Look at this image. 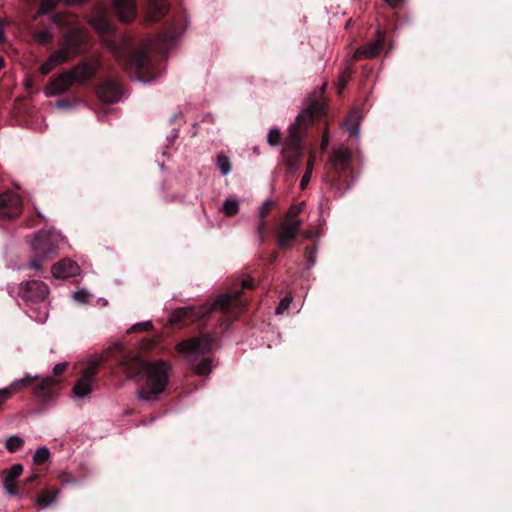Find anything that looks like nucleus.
<instances>
[{"mask_svg":"<svg viewBox=\"0 0 512 512\" xmlns=\"http://www.w3.org/2000/svg\"><path fill=\"white\" fill-rule=\"evenodd\" d=\"M386 33L378 28L376 30V38L370 43L354 50V60L359 58H374L379 55L385 46Z\"/></svg>","mask_w":512,"mask_h":512,"instance_id":"f8f14e48","label":"nucleus"},{"mask_svg":"<svg viewBox=\"0 0 512 512\" xmlns=\"http://www.w3.org/2000/svg\"><path fill=\"white\" fill-rule=\"evenodd\" d=\"M59 384V380L53 377H45L37 383L33 390V394L36 398L46 401L51 398Z\"/></svg>","mask_w":512,"mask_h":512,"instance_id":"6ab92c4d","label":"nucleus"},{"mask_svg":"<svg viewBox=\"0 0 512 512\" xmlns=\"http://www.w3.org/2000/svg\"><path fill=\"white\" fill-rule=\"evenodd\" d=\"M73 75L69 71L61 73L53 79L45 88L44 92L47 97H54L66 92L73 84Z\"/></svg>","mask_w":512,"mask_h":512,"instance_id":"ddd939ff","label":"nucleus"},{"mask_svg":"<svg viewBox=\"0 0 512 512\" xmlns=\"http://www.w3.org/2000/svg\"><path fill=\"white\" fill-rule=\"evenodd\" d=\"M301 220L294 218H286L281 226L280 231L277 237L278 247L282 250L290 247V243L294 241L298 234L299 229L301 227Z\"/></svg>","mask_w":512,"mask_h":512,"instance_id":"9d476101","label":"nucleus"},{"mask_svg":"<svg viewBox=\"0 0 512 512\" xmlns=\"http://www.w3.org/2000/svg\"><path fill=\"white\" fill-rule=\"evenodd\" d=\"M97 94L101 101L113 104L120 100L121 89L118 83L114 81H106L99 87Z\"/></svg>","mask_w":512,"mask_h":512,"instance_id":"f3484780","label":"nucleus"},{"mask_svg":"<svg viewBox=\"0 0 512 512\" xmlns=\"http://www.w3.org/2000/svg\"><path fill=\"white\" fill-rule=\"evenodd\" d=\"M330 162L335 170L344 171L351 162L350 152L347 149L338 148L333 152Z\"/></svg>","mask_w":512,"mask_h":512,"instance_id":"412c9836","label":"nucleus"},{"mask_svg":"<svg viewBox=\"0 0 512 512\" xmlns=\"http://www.w3.org/2000/svg\"><path fill=\"white\" fill-rule=\"evenodd\" d=\"M113 11L122 22H131L136 17V5L134 0H114Z\"/></svg>","mask_w":512,"mask_h":512,"instance_id":"dca6fc26","label":"nucleus"},{"mask_svg":"<svg viewBox=\"0 0 512 512\" xmlns=\"http://www.w3.org/2000/svg\"><path fill=\"white\" fill-rule=\"evenodd\" d=\"M359 135V125L357 123H354V138L358 137Z\"/></svg>","mask_w":512,"mask_h":512,"instance_id":"603ef678","label":"nucleus"},{"mask_svg":"<svg viewBox=\"0 0 512 512\" xmlns=\"http://www.w3.org/2000/svg\"><path fill=\"white\" fill-rule=\"evenodd\" d=\"M300 210H301V207H297V209H296L295 211L290 210L287 218L294 219V218H295V216H296V214H297Z\"/></svg>","mask_w":512,"mask_h":512,"instance_id":"8fccbe9b","label":"nucleus"},{"mask_svg":"<svg viewBox=\"0 0 512 512\" xmlns=\"http://www.w3.org/2000/svg\"><path fill=\"white\" fill-rule=\"evenodd\" d=\"M127 378L132 379L142 372L146 373V381L138 391V397L143 401H156L168 383V365L159 360L146 362L139 357L126 356L121 361Z\"/></svg>","mask_w":512,"mask_h":512,"instance_id":"f257e3e1","label":"nucleus"},{"mask_svg":"<svg viewBox=\"0 0 512 512\" xmlns=\"http://www.w3.org/2000/svg\"><path fill=\"white\" fill-rule=\"evenodd\" d=\"M211 343V338L203 335L179 342L176 345V350L187 356H198L208 353L211 349Z\"/></svg>","mask_w":512,"mask_h":512,"instance_id":"6e6552de","label":"nucleus"},{"mask_svg":"<svg viewBox=\"0 0 512 512\" xmlns=\"http://www.w3.org/2000/svg\"><path fill=\"white\" fill-rule=\"evenodd\" d=\"M38 378V376H26L24 378L13 381L9 386L5 388L10 391L11 395H13L22 388L29 386L33 380H36Z\"/></svg>","mask_w":512,"mask_h":512,"instance_id":"5701e85b","label":"nucleus"},{"mask_svg":"<svg viewBox=\"0 0 512 512\" xmlns=\"http://www.w3.org/2000/svg\"><path fill=\"white\" fill-rule=\"evenodd\" d=\"M24 445V440L18 435H11L5 440V448L10 453H15L20 450Z\"/></svg>","mask_w":512,"mask_h":512,"instance_id":"b1692460","label":"nucleus"},{"mask_svg":"<svg viewBox=\"0 0 512 512\" xmlns=\"http://www.w3.org/2000/svg\"><path fill=\"white\" fill-rule=\"evenodd\" d=\"M79 272V265L69 258L60 260L51 268V273L55 278H69L78 275Z\"/></svg>","mask_w":512,"mask_h":512,"instance_id":"4468645a","label":"nucleus"},{"mask_svg":"<svg viewBox=\"0 0 512 512\" xmlns=\"http://www.w3.org/2000/svg\"><path fill=\"white\" fill-rule=\"evenodd\" d=\"M25 85H26L27 88H29L31 86V79L30 78L26 79Z\"/></svg>","mask_w":512,"mask_h":512,"instance_id":"052dcab7","label":"nucleus"},{"mask_svg":"<svg viewBox=\"0 0 512 512\" xmlns=\"http://www.w3.org/2000/svg\"><path fill=\"white\" fill-rule=\"evenodd\" d=\"M252 286L251 280H244L242 282V289L250 288Z\"/></svg>","mask_w":512,"mask_h":512,"instance_id":"3c124183","label":"nucleus"},{"mask_svg":"<svg viewBox=\"0 0 512 512\" xmlns=\"http://www.w3.org/2000/svg\"><path fill=\"white\" fill-rule=\"evenodd\" d=\"M266 230V224L263 219L260 220L258 226H257V234L259 237V241L262 243L264 241V233Z\"/></svg>","mask_w":512,"mask_h":512,"instance_id":"ea45409f","label":"nucleus"},{"mask_svg":"<svg viewBox=\"0 0 512 512\" xmlns=\"http://www.w3.org/2000/svg\"><path fill=\"white\" fill-rule=\"evenodd\" d=\"M47 316H48V313H47V311L45 310V311L42 313V315H40V316H39V320H40V321H44V320L47 318Z\"/></svg>","mask_w":512,"mask_h":512,"instance_id":"6e6d98bb","label":"nucleus"},{"mask_svg":"<svg viewBox=\"0 0 512 512\" xmlns=\"http://www.w3.org/2000/svg\"><path fill=\"white\" fill-rule=\"evenodd\" d=\"M168 10L165 0H149L146 8L145 22L158 21Z\"/></svg>","mask_w":512,"mask_h":512,"instance_id":"aec40b11","label":"nucleus"},{"mask_svg":"<svg viewBox=\"0 0 512 512\" xmlns=\"http://www.w3.org/2000/svg\"><path fill=\"white\" fill-rule=\"evenodd\" d=\"M37 477H38V476H37L36 474H34V475H31L27 480H28V482H32V481H34L35 479H37Z\"/></svg>","mask_w":512,"mask_h":512,"instance_id":"13d9d810","label":"nucleus"},{"mask_svg":"<svg viewBox=\"0 0 512 512\" xmlns=\"http://www.w3.org/2000/svg\"><path fill=\"white\" fill-rule=\"evenodd\" d=\"M391 9H399L407 0H384Z\"/></svg>","mask_w":512,"mask_h":512,"instance_id":"37998d69","label":"nucleus"},{"mask_svg":"<svg viewBox=\"0 0 512 512\" xmlns=\"http://www.w3.org/2000/svg\"><path fill=\"white\" fill-rule=\"evenodd\" d=\"M37 215L41 218H44L43 214L40 211H37Z\"/></svg>","mask_w":512,"mask_h":512,"instance_id":"680f3d73","label":"nucleus"},{"mask_svg":"<svg viewBox=\"0 0 512 512\" xmlns=\"http://www.w3.org/2000/svg\"><path fill=\"white\" fill-rule=\"evenodd\" d=\"M98 67L99 62L97 60H90L76 65L69 72L73 75L74 82L77 81L82 83L92 78Z\"/></svg>","mask_w":512,"mask_h":512,"instance_id":"2eb2a0df","label":"nucleus"},{"mask_svg":"<svg viewBox=\"0 0 512 512\" xmlns=\"http://www.w3.org/2000/svg\"><path fill=\"white\" fill-rule=\"evenodd\" d=\"M34 39L40 44H47L53 39V34L50 30L44 29L36 31L33 34Z\"/></svg>","mask_w":512,"mask_h":512,"instance_id":"cd10ccee","label":"nucleus"},{"mask_svg":"<svg viewBox=\"0 0 512 512\" xmlns=\"http://www.w3.org/2000/svg\"><path fill=\"white\" fill-rule=\"evenodd\" d=\"M72 56L61 46L57 51L53 52L48 59L41 65L40 73L47 75L57 66L66 63Z\"/></svg>","mask_w":512,"mask_h":512,"instance_id":"a211bd4d","label":"nucleus"},{"mask_svg":"<svg viewBox=\"0 0 512 512\" xmlns=\"http://www.w3.org/2000/svg\"><path fill=\"white\" fill-rule=\"evenodd\" d=\"M353 156H354V163H355L358 159V151L356 150V148H354Z\"/></svg>","mask_w":512,"mask_h":512,"instance_id":"4d7b16f0","label":"nucleus"},{"mask_svg":"<svg viewBox=\"0 0 512 512\" xmlns=\"http://www.w3.org/2000/svg\"><path fill=\"white\" fill-rule=\"evenodd\" d=\"M122 347V343L121 342H115L111 347L110 349H120Z\"/></svg>","mask_w":512,"mask_h":512,"instance_id":"5fc2aeb1","label":"nucleus"},{"mask_svg":"<svg viewBox=\"0 0 512 512\" xmlns=\"http://www.w3.org/2000/svg\"><path fill=\"white\" fill-rule=\"evenodd\" d=\"M314 162H315V155L314 154H310L308 162H307V169H306V171H310V172L313 171Z\"/></svg>","mask_w":512,"mask_h":512,"instance_id":"49530a36","label":"nucleus"},{"mask_svg":"<svg viewBox=\"0 0 512 512\" xmlns=\"http://www.w3.org/2000/svg\"><path fill=\"white\" fill-rule=\"evenodd\" d=\"M211 370H212V360L209 358L202 360L201 362H199L198 364H196L194 366L195 373L198 375H201V376L208 375L211 372Z\"/></svg>","mask_w":512,"mask_h":512,"instance_id":"a878e982","label":"nucleus"},{"mask_svg":"<svg viewBox=\"0 0 512 512\" xmlns=\"http://www.w3.org/2000/svg\"><path fill=\"white\" fill-rule=\"evenodd\" d=\"M350 79L351 72L349 69H346L341 73L339 80V93H341V90L349 83Z\"/></svg>","mask_w":512,"mask_h":512,"instance_id":"f704fd0d","label":"nucleus"},{"mask_svg":"<svg viewBox=\"0 0 512 512\" xmlns=\"http://www.w3.org/2000/svg\"><path fill=\"white\" fill-rule=\"evenodd\" d=\"M63 242V236L57 231L48 230L38 233L31 242L33 257L28 267L36 271L41 270L44 261L54 256Z\"/></svg>","mask_w":512,"mask_h":512,"instance_id":"20e7f679","label":"nucleus"},{"mask_svg":"<svg viewBox=\"0 0 512 512\" xmlns=\"http://www.w3.org/2000/svg\"><path fill=\"white\" fill-rule=\"evenodd\" d=\"M50 451L46 447L38 448L33 456L34 463L40 465L46 462L49 459Z\"/></svg>","mask_w":512,"mask_h":512,"instance_id":"c85d7f7f","label":"nucleus"},{"mask_svg":"<svg viewBox=\"0 0 512 512\" xmlns=\"http://www.w3.org/2000/svg\"><path fill=\"white\" fill-rule=\"evenodd\" d=\"M66 368H67L66 362L58 363L53 368V374L55 376L61 375L66 370Z\"/></svg>","mask_w":512,"mask_h":512,"instance_id":"a19ab883","label":"nucleus"},{"mask_svg":"<svg viewBox=\"0 0 512 512\" xmlns=\"http://www.w3.org/2000/svg\"><path fill=\"white\" fill-rule=\"evenodd\" d=\"M57 493L55 492L52 496L48 492H45L38 497L37 502L42 508H46L56 501Z\"/></svg>","mask_w":512,"mask_h":512,"instance_id":"7c9ffc66","label":"nucleus"},{"mask_svg":"<svg viewBox=\"0 0 512 512\" xmlns=\"http://www.w3.org/2000/svg\"><path fill=\"white\" fill-rule=\"evenodd\" d=\"M152 346H153V341L146 340V341H143L141 349L142 350H149Z\"/></svg>","mask_w":512,"mask_h":512,"instance_id":"09e8293b","label":"nucleus"},{"mask_svg":"<svg viewBox=\"0 0 512 512\" xmlns=\"http://www.w3.org/2000/svg\"><path fill=\"white\" fill-rule=\"evenodd\" d=\"M217 166L223 175H227L231 171L230 159L226 156H223V155L218 156Z\"/></svg>","mask_w":512,"mask_h":512,"instance_id":"c756f323","label":"nucleus"},{"mask_svg":"<svg viewBox=\"0 0 512 512\" xmlns=\"http://www.w3.org/2000/svg\"><path fill=\"white\" fill-rule=\"evenodd\" d=\"M307 262L310 266L314 265L316 262V256L314 251L306 249Z\"/></svg>","mask_w":512,"mask_h":512,"instance_id":"c03bdc74","label":"nucleus"},{"mask_svg":"<svg viewBox=\"0 0 512 512\" xmlns=\"http://www.w3.org/2000/svg\"><path fill=\"white\" fill-rule=\"evenodd\" d=\"M324 111L325 104L321 97L313 95L308 98L307 107L296 117L295 123L291 126L282 149V161L290 173H295L299 169L303 157L301 137L297 130L307 122L320 118Z\"/></svg>","mask_w":512,"mask_h":512,"instance_id":"f03ea898","label":"nucleus"},{"mask_svg":"<svg viewBox=\"0 0 512 512\" xmlns=\"http://www.w3.org/2000/svg\"><path fill=\"white\" fill-rule=\"evenodd\" d=\"M91 26L101 34L107 33L110 30V23L106 15L102 12H97L90 21Z\"/></svg>","mask_w":512,"mask_h":512,"instance_id":"4be33fe9","label":"nucleus"},{"mask_svg":"<svg viewBox=\"0 0 512 512\" xmlns=\"http://www.w3.org/2000/svg\"><path fill=\"white\" fill-rule=\"evenodd\" d=\"M152 328V323L150 321L141 322L133 325L129 330L128 333H131L133 331L142 330V331H148Z\"/></svg>","mask_w":512,"mask_h":512,"instance_id":"e433bc0d","label":"nucleus"},{"mask_svg":"<svg viewBox=\"0 0 512 512\" xmlns=\"http://www.w3.org/2000/svg\"><path fill=\"white\" fill-rule=\"evenodd\" d=\"M241 290H235L219 296L211 305L180 307L174 309L168 319L170 325L185 323L186 320L199 321L212 311H221L227 320H233L244 311L246 302L240 299Z\"/></svg>","mask_w":512,"mask_h":512,"instance_id":"7ed1b4c3","label":"nucleus"},{"mask_svg":"<svg viewBox=\"0 0 512 512\" xmlns=\"http://www.w3.org/2000/svg\"><path fill=\"white\" fill-rule=\"evenodd\" d=\"M98 363L90 362L89 365L83 371L82 376L76 382L73 388L75 396L83 398L92 392V385L95 381V375L97 374Z\"/></svg>","mask_w":512,"mask_h":512,"instance_id":"9b49d317","label":"nucleus"},{"mask_svg":"<svg viewBox=\"0 0 512 512\" xmlns=\"http://www.w3.org/2000/svg\"><path fill=\"white\" fill-rule=\"evenodd\" d=\"M324 89H325V85H323V86L321 87L320 93H322V92L324 91Z\"/></svg>","mask_w":512,"mask_h":512,"instance_id":"e2e57ef3","label":"nucleus"},{"mask_svg":"<svg viewBox=\"0 0 512 512\" xmlns=\"http://www.w3.org/2000/svg\"><path fill=\"white\" fill-rule=\"evenodd\" d=\"M311 175H312V172L310 171H306L305 174L303 175L302 179H301V182H300V188L301 189H305L306 186L308 185L309 181L311 180Z\"/></svg>","mask_w":512,"mask_h":512,"instance_id":"79ce46f5","label":"nucleus"},{"mask_svg":"<svg viewBox=\"0 0 512 512\" xmlns=\"http://www.w3.org/2000/svg\"><path fill=\"white\" fill-rule=\"evenodd\" d=\"M281 141V133L278 129H270L267 135V142L270 146H277Z\"/></svg>","mask_w":512,"mask_h":512,"instance_id":"2f4dec72","label":"nucleus"},{"mask_svg":"<svg viewBox=\"0 0 512 512\" xmlns=\"http://www.w3.org/2000/svg\"><path fill=\"white\" fill-rule=\"evenodd\" d=\"M4 489L7 491L10 495H17L18 494V486L16 480H11L5 477L4 482Z\"/></svg>","mask_w":512,"mask_h":512,"instance_id":"72a5a7b5","label":"nucleus"},{"mask_svg":"<svg viewBox=\"0 0 512 512\" xmlns=\"http://www.w3.org/2000/svg\"><path fill=\"white\" fill-rule=\"evenodd\" d=\"M22 198L13 191H5L0 194V216L3 218H15L22 212Z\"/></svg>","mask_w":512,"mask_h":512,"instance_id":"1a4fd4ad","label":"nucleus"},{"mask_svg":"<svg viewBox=\"0 0 512 512\" xmlns=\"http://www.w3.org/2000/svg\"><path fill=\"white\" fill-rule=\"evenodd\" d=\"M26 1L30 5L35 2V0H26ZM60 1L61 0H45V1H43L41 3V5H40V8H39L38 12L35 15V18L40 16V15L46 14L49 11L53 10Z\"/></svg>","mask_w":512,"mask_h":512,"instance_id":"393cba45","label":"nucleus"},{"mask_svg":"<svg viewBox=\"0 0 512 512\" xmlns=\"http://www.w3.org/2000/svg\"><path fill=\"white\" fill-rule=\"evenodd\" d=\"M273 202L271 200H266L258 209L259 217L264 219L266 215L269 213Z\"/></svg>","mask_w":512,"mask_h":512,"instance_id":"c9c22d12","label":"nucleus"},{"mask_svg":"<svg viewBox=\"0 0 512 512\" xmlns=\"http://www.w3.org/2000/svg\"><path fill=\"white\" fill-rule=\"evenodd\" d=\"M290 304H291V298H289V297L283 298L276 308V314H282L285 310H287L289 308Z\"/></svg>","mask_w":512,"mask_h":512,"instance_id":"4c0bfd02","label":"nucleus"},{"mask_svg":"<svg viewBox=\"0 0 512 512\" xmlns=\"http://www.w3.org/2000/svg\"><path fill=\"white\" fill-rule=\"evenodd\" d=\"M353 115H354L355 120L363 117V115L359 114V112L357 111V109L355 107H354Z\"/></svg>","mask_w":512,"mask_h":512,"instance_id":"864d4df0","label":"nucleus"},{"mask_svg":"<svg viewBox=\"0 0 512 512\" xmlns=\"http://www.w3.org/2000/svg\"><path fill=\"white\" fill-rule=\"evenodd\" d=\"M276 257H277V255H273L272 256V261H275Z\"/></svg>","mask_w":512,"mask_h":512,"instance_id":"0e129e2a","label":"nucleus"},{"mask_svg":"<svg viewBox=\"0 0 512 512\" xmlns=\"http://www.w3.org/2000/svg\"><path fill=\"white\" fill-rule=\"evenodd\" d=\"M5 61L2 57H0V70L4 67Z\"/></svg>","mask_w":512,"mask_h":512,"instance_id":"bf43d9fd","label":"nucleus"},{"mask_svg":"<svg viewBox=\"0 0 512 512\" xmlns=\"http://www.w3.org/2000/svg\"><path fill=\"white\" fill-rule=\"evenodd\" d=\"M23 472V466L19 463L14 464L9 470H7V475L5 476L8 479L16 480Z\"/></svg>","mask_w":512,"mask_h":512,"instance_id":"473e14b6","label":"nucleus"},{"mask_svg":"<svg viewBox=\"0 0 512 512\" xmlns=\"http://www.w3.org/2000/svg\"><path fill=\"white\" fill-rule=\"evenodd\" d=\"M87 41L88 36L85 30L73 28L64 34L61 46L74 57L86 51Z\"/></svg>","mask_w":512,"mask_h":512,"instance_id":"423d86ee","label":"nucleus"},{"mask_svg":"<svg viewBox=\"0 0 512 512\" xmlns=\"http://www.w3.org/2000/svg\"><path fill=\"white\" fill-rule=\"evenodd\" d=\"M6 40L5 33H4V22L0 20V43L4 42Z\"/></svg>","mask_w":512,"mask_h":512,"instance_id":"de8ad7c7","label":"nucleus"},{"mask_svg":"<svg viewBox=\"0 0 512 512\" xmlns=\"http://www.w3.org/2000/svg\"><path fill=\"white\" fill-rule=\"evenodd\" d=\"M149 63L150 60L146 51L141 49L129 55L128 61L124 64V68L128 72H133L139 81L145 82L149 80V78L146 77L150 69Z\"/></svg>","mask_w":512,"mask_h":512,"instance_id":"0eeeda50","label":"nucleus"},{"mask_svg":"<svg viewBox=\"0 0 512 512\" xmlns=\"http://www.w3.org/2000/svg\"><path fill=\"white\" fill-rule=\"evenodd\" d=\"M223 211L229 217L236 215L239 211L238 201L234 199H226L223 203Z\"/></svg>","mask_w":512,"mask_h":512,"instance_id":"bb28decb","label":"nucleus"},{"mask_svg":"<svg viewBox=\"0 0 512 512\" xmlns=\"http://www.w3.org/2000/svg\"><path fill=\"white\" fill-rule=\"evenodd\" d=\"M328 144H329V135L327 132H325L323 134L322 140H321V149L325 150L328 147Z\"/></svg>","mask_w":512,"mask_h":512,"instance_id":"a18cd8bd","label":"nucleus"},{"mask_svg":"<svg viewBox=\"0 0 512 512\" xmlns=\"http://www.w3.org/2000/svg\"><path fill=\"white\" fill-rule=\"evenodd\" d=\"M50 290L46 283L40 280H28L19 285L18 296L27 304H44Z\"/></svg>","mask_w":512,"mask_h":512,"instance_id":"39448f33","label":"nucleus"},{"mask_svg":"<svg viewBox=\"0 0 512 512\" xmlns=\"http://www.w3.org/2000/svg\"><path fill=\"white\" fill-rule=\"evenodd\" d=\"M51 20H52V22H54L55 24H57L59 26H62V25H65V24L71 22V20H66L65 14H56L52 17Z\"/></svg>","mask_w":512,"mask_h":512,"instance_id":"58836bf2","label":"nucleus"}]
</instances>
